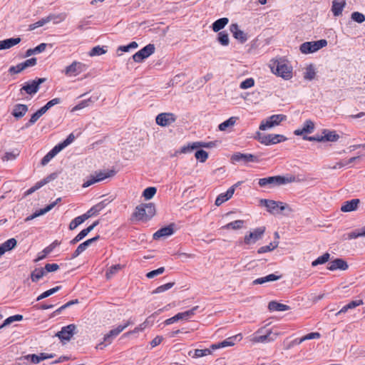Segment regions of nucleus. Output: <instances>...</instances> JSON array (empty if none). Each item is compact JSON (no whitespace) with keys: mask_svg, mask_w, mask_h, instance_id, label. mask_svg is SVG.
Listing matches in <instances>:
<instances>
[{"mask_svg":"<svg viewBox=\"0 0 365 365\" xmlns=\"http://www.w3.org/2000/svg\"><path fill=\"white\" fill-rule=\"evenodd\" d=\"M296 181V177L292 175H287L285 176L276 175L268 178H260L259 180V185L262 187L269 186L273 187L279 186Z\"/></svg>","mask_w":365,"mask_h":365,"instance_id":"nucleus-1","label":"nucleus"},{"mask_svg":"<svg viewBox=\"0 0 365 365\" xmlns=\"http://www.w3.org/2000/svg\"><path fill=\"white\" fill-rule=\"evenodd\" d=\"M155 214V207L153 203H145L138 205L133 216L138 220L148 221Z\"/></svg>","mask_w":365,"mask_h":365,"instance_id":"nucleus-2","label":"nucleus"},{"mask_svg":"<svg viewBox=\"0 0 365 365\" xmlns=\"http://www.w3.org/2000/svg\"><path fill=\"white\" fill-rule=\"evenodd\" d=\"M272 72L285 80L292 77V68L284 60H276L271 66Z\"/></svg>","mask_w":365,"mask_h":365,"instance_id":"nucleus-3","label":"nucleus"},{"mask_svg":"<svg viewBox=\"0 0 365 365\" xmlns=\"http://www.w3.org/2000/svg\"><path fill=\"white\" fill-rule=\"evenodd\" d=\"M266 231L264 226L258 227L247 232L245 235L243 240L240 242V245H252L255 244L257 241L262 239Z\"/></svg>","mask_w":365,"mask_h":365,"instance_id":"nucleus-4","label":"nucleus"},{"mask_svg":"<svg viewBox=\"0 0 365 365\" xmlns=\"http://www.w3.org/2000/svg\"><path fill=\"white\" fill-rule=\"evenodd\" d=\"M115 175L114 170H99L95 173L94 175H91L88 180H86L83 184V187H88L91 185L104 180L108 178H111Z\"/></svg>","mask_w":365,"mask_h":365,"instance_id":"nucleus-5","label":"nucleus"},{"mask_svg":"<svg viewBox=\"0 0 365 365\" xmlns=\"http://www.w3.org/2000/svg\"><path fill=\"white\" fill-rule=\"evenodd\" d=\"M327 45V41L321 39L316 41L304 42L300 46V51L302 53H314Z\"/></svg>","mask_w":365,"mask_h":365,"instance_id":"nucleus-6","label":"nucleus"},{"mask_svg":"<svg viewBox=\"0 0 365 365\" xmlns=\"http://www.w3.org/2000/svg\"><path fill=\"white\" fill-rule=\"evenodd\" d=\"M258 140L265 145H270L277 144L278 143L284 142L287 140V138L283 135L279 134H267L264 135L258 133Z\"/></svg>","mask_w":365,"mask_h":365,"instance_id":"nucleus-7","label":"nucleus"},{"mask_svg":"<svg viewBox=\"0 0 365 365\" xmlns=\"http://www.w3.org/2000/svg\"><path fill=\"white\" fill-rule=\"evenodd\" d=\"M87 68L88 66L85 63L75 61L71 65L66 66L63 72L67 76H76L86 71Z\"/></svg>","mask_w":365,"mask_h":365,"instance_id":"nucleus-8","label":"nucleus"},{"mask_svg":"<svg viewBox=\"0 0 365 365\" xmlns=\"http://www.w3.org/2000/svg\"><path fill=\"white\" fill-rule=\"evenodd\" d=\"M287 119V116L282 114L272 115L265 121H262L259 125V129L265 130L279 125V123Z\"/></svg>","mask_w":365,"mask_h":365,"instance_id":"nucleus-9","label":"nucleus"},{"mask_svg":"<svg viewBox=\"0 0 365 365\" xmlns=\"http://www.w3.org/2000/svg\"><path fill=\"white\" fill-rule=\"evenodd\" d=\"M155 52V46L149 43L133 56V59L136 63L142 62Z\"/></svg>","mask_w":365,"mask_h":365,"instance_id":"nucleus-10","label":"nucleus"},{"mask_svg":"<svg viewBox=\"0 0 365 365\" xmlns=\"http://www.w3.org/2000/svg\"><path fill=\"white\" fill-rule=\"evenodd\" d=\"M262 329H259L255 334L252 337L251 341L253 343H267L270 341H274L277 336L279 335L277 333H272V331H268L265 334L258 335L259 333H261Z\"/></svg>","mask_w":365,"mask_h":365,"instance_id":"nucleus-11","label":"nucleus"},{"mask_svg":"<svg viewBox=\"0 0 365 365\" xmlns=\"http://www.w3.org/2000/svg\"><path fill=\"white\" fill-rule=\"evenodd\" d=\"M76 327L75 324H69L61 328V330L56 334V336L62 341H68L75 334Z\"/></svg>","mask_w":365,"mask_h":365,"instance_id":"nucleus-12","label":"nucleus"},{"mask_svg":"<svg viewBox=\"0 0 365 365\" xmlns=\"http://www.w3.org/2000/svg\"><path fill=\"white\" fill-rule=\"evenodd\" d=\"M46 78H41L35 79L32 81H29L25 83V85L21 88V90L26 91V93L29 95L35 94L38 92L39 89V86L45 82Z\"/></svg>","mask_w":365,"mask_h":365,"instance_id":"nucleus-13","label":"nucleus"},{"mask_svg":"<svg viewBox=\"0 0 365 365\" xmlns=\"http://www.w3.org/2000/svg\"><path fill=\"white\" fill-rule=\"evenodd\" d=\"M176 120L175 115L172 113H162L157 115L156 123L160 126L166 127L174 123Z\"/></svg>","mask_w":365,"mask_h":365,"instance_id":"nucleus-14","label":"nucleus"},{"mask_svg":"<svg viewBox=\"0 0 365 365\" xmlns=\"http://www.w3.org/2000/svg\"><path fill=\"white\" fill-rule=\"evenodd\" d=\"M260 203L265 206L267 211L270 213H274L277 208H279L282 211L286 209V205L283 202L279 201L262 199L260 200Z\"/></svg>","mask_w":365,"mask_h":365,"instance_id":"nucleus-15","label":"nucleus"},{"mask_svg":"<svg viewBox=\"0 0 365 365\" xmlns=\"http://www.w3.org/2000/svg\"><path fill=\"white\" fill-rule=\"evenodd\" d=\"M57 178V174L56 173H51L49 175H48L46 178H43L41 181L36 183L35 185L29 188L26 192V195H31V193L34 192L46 184L48 183L51 180H55Z\"/></svg>","mask_w":365,"mask_h":365,"instance_id":"nucleus-16","label":"nucleus"},{"mask_svg":"<svg viewBox=\"0 0 365 365\" xmlns=\"http://www.w3.org/2000/svg\"><path fill=\"white\" fill-rule=\"evenodd\" d=\"M57 178V174L56 173H51L49 175H48L46 178H43L41 181L36 183L35 185L29 188L26 192V195H31V193L34 192L46 184L48 183L51 180H55Z\"/></svg>","mask_w":365,"mask_h":365,"instance_id":"nucleus-17","label":"nucleus"},{"mask_svg":"<svg viewBox=\"0 0 365 365\" xmlns=\"http://www.w3.org/2000/svg\"><path fill=\"white\" fill-rule=\"evenodd\" d=\"M230 30L233 35V37L238 40L240 43H243L247 40V35L242 30L240 29L237 24H232L230 26Z\"/></svg>","mask_w":365,"mask_h":365,"instance_id":"nucleus-18","label":"nucleus"},{"mask_svg":"<svg viewBox=\"0 0 365 365\" xmlns=\"http://www.w3.org/2000/svg\"><path fill=\"white\" fill-rule=\"evenodd\" d=\"M61 197L57 198L54 202H53L52 203L48 205L43 209H41L39 210H37L34 214L28 216L25 219V221L31 220H33V219H34V218H36V217H38L40 215L46 214V212H48L50 210H51L56 206V205H57L58 202H61Z\"/></svg>","mask_w":365,"mask_h":365,"instance_id":"nucleus-19","label":"nucleus"},{"mask_svg":"<svg viewBox=\"0 0 365 365\" xmlns=\"http://www.w3.org/2000/svg\"><path fill=\"white\" fill-rule=\"evenodd\" d=\"M174 233V224H170L166 227H162L153 234L154 240H159L161 237H165L172 235Z\"/></svg>","mask_w":365,"mask_h":365,"instance_id":"nucleus-20","label":"nucleus"},{"mask_svg":"<svg viewBox=\"0 0 365 365\" xmlns=\"http://www.w3.org/2000/svg\"><path fill=\"white\" fill-rule=\"evenodd\" d=\"M128 327V324H124L123 325H119L115 329L110 330L107 334L105 335L103 338L104 341L108 344H110L113 339Z\"/></svg>","mask_w":365,"mask_h":365,"instance_id":"nucleus-21","label":"nucleus"},{"mask_svg":"<svg viewBox=\"0 0 365 365\" xmlns=\"http://www.w3.org/2000/svg\"><path fill=\"white\" fill-rule=\"evenodd\" d=\"M232 159L235 161H240L242 160L245 163L248 162H255L258 163L259 159L257 156L252 154H244L240 153H237L234 154L232 157Z\"/></svg>","mask_w":365,"mask_h":365,"instance_id":"nucleus-22","label":"nucleus"},{"mask_svg":"<svg viewBox=\"0 0 365 365\" xmlns=\"http://www.w3.org/2000/svg\"><path fill=\"white\" fill-rule=\"evenodd\" d=\"M53 356H54V355L51 354H46V353H41L39 355L28 354L26 356H24L22 358V359L30 361L33 364H38L43 360L51 359Z\"/></svg>","mask_w":365,"mask_h":365,"instance_id":"nucleus-23","label":"nucleus"},{"mask_svg":"<svg viewBox=\"0 0 365 365\" xmlns=\"http://www.w3.org/2000/svg\"><path fill=\"white\" fill-rule=\"evenodd\" d=\"M359 204V199H352L351 200H347L342 204L340 210L343 212L355 211L358 209Z\"/></svg>","mask_w":365,"mask_h":365,"instance_id":"nucleus-24","label":"nucleus"},{"mask_svg":"<svg viewBox=\"0 0 365 365\" xmlns=\"http://www.w3.org/2000/svg\"><path fill=\"white\" fill-rule=\"evenodd\" d=\"M235 185H233V186L230 187L227 190L226 192L220 194L215 200V205L220 206L225 202L230 200L232 197V195L235 192Z\"/></svg>","mask_w":365,"mask_h":365,"instance_id":"nucleus-25","label":"nucleus"},{"mask_svg":"<svg viewBox=\"0 0 365 365\" xmlns=\"http://www.w3.org/2000/svg\"><path fill=\"white\" fill-rule=\"evenodd\" d=\"M346 6L345 0H334L331 5V11L334 16H339L342 14V11Z\"/></svg>","mask_w":365,"mask_h":365,"instance_id":"nucleus-26","label":"nucleus"},{"mask_svg":"<svg viewBox=\"0 0 365 365\" xmlns=\"http://www.w3.org/2000/svg\"><path fill=\"white\" fill-rule=\"evenodd\" d=\"M348 269L347 263L342 259H336L329 264L328 269L334 271L336 269L346 270Z\"/></svg>","mask_w":365,"mask_h":365,"instance_id":"nucleus-27","label":"nucleus"},{"mask_svg":"<svg viewBox=\"0 0 365 365\" xmlns=\"http://www.w3.org/2000/svg\"><path fill=\"white\" fill-rule=\"evenodd\" d=\"M314 130V124L311 120H307L302 128L297 129L294 131V135H302L304 133H311Z\"/></svg>","mask_w":365,"mask_h":365,"instance_id":"nucleus-28","label":"nucleus"},{"mask_svg":"<svg viewBox=\"0 0 365 365\" xmlns=\"http://www.w3.org/2000/svg\"><path fill=\"white\" fill-rule=\"evenodd\" d=\"M281 277H282V275H277L275 274H268V275H267L265 277H259V278H257V279H255L252 282V284H254V285L262 284L266 283V282L277 281V280L281 279Z\"/></svg>","mask_w":365,"mask_h":365,"instance_id":"nucleus-29","label":"nucleus"},{"mask_svg":"<svg viewBox=\"0 0 365 365\" xmlns=\"http://www.w3.org/2000/svg\"><path fill=\"white\" fill-rule=\"evenodd\" d=\"M105 207L103 202H101L96 205L93 206L89 210L83 214L84 219L86 220L93 216L98 215Z\"/></svg>","mask_w":365,"mask_h":365,"instance_id":"nucleus-30","label":"nucleus"},{"mask_svg":"<svg viewBox=\"0 0 365 365\" xmlns=\"http://www.w3.org/2000/svg\"><path fill=\"white\" fill-rule=\"evenodd\" d=\"M237 336H238V335H235V336L229 337L221 342L214 344L211 346V348L215 350L217 349L225 348L227 346H232L235 345V341Z\"/></svg>","mask_w":365,"mask_h":365,"instance_id":"nucleus-31","label":"nucleus"},{"mask_svg":"<svg viewBox=\"0 0 365 365\" xmlns=\"http://www.w3.org/2000/svg\"><path fill=\"white\" fill-rule=\"evenodd\" d=\"M28 111V106L24 104H16L14 106L12 115L17 119L21 118L25 115Z\"/></svg>","mask_w":365,"mask_h":365,"instance_id":"nucleus-32","label":"nucleus"},{"mask_svg":"<svg viewBox=\"0 0 365 365\" xmlns=\"http://www.w3.org/2000/svg\"><path fill=\"white\" fill-rule=\"evenodd\" d=\"M21 42L20 38H11L0 41V50L9 49Z\"/></svg>","mask_w":365,"mask_h":365,"instance_id":"nucleus-33","label":"nucleus"},{"mask_svg":"<svg viewBox=\"0 0 365 365\" xmlns=\"http://www.w3.org/2000/svg\"><path fill=\"white\" fill-rule=\"evenodd\" d=\"M268 309L272 312H274V311L283 312V311L289 310V307L286 304H281V303H279L275 301H272L268 304Z\"/></svg>","mask_w":365,"mask_h":365,"instance_id":"nucleus-34","label":"nucleus"},{"mask_svg":"<svg viewBox=\"0 0 365 365\" xmlns=\"http://www.w3.org/2000/svg\"><path fill=\"white\" fill-rule=\"evenodd\" d=\"M60 245V242L57 240H55L53 242H52L49 246L46 247L43 251L42 255H38V257L35 259V262H38L40 260H42L44 259L47 255L51 253L53 250L58 245Z\"/></svg>","mask_w":365,"mask_h":365,"instance_id":"nucleus-35","label":"nucleus"},{"mask_svg":"<svg viewBox=\"0 0 365 365\" xmlns=\"http://www.w3.org/2000/svg\"><path fill=\"white\" fill-rule=\"evenodd\" d=\"M198 306H195L190 310L178 313L176 314V318H178V320L188 319L195 314V312L198 309Z\"/></svg>","mask_w":365,"mask_h":365,"instance_id":"nucleus-36","label":"nucleus"},{"mask_svg":"<svg viewBox=\"0 0 365 365\" xmlns=\"http://www.w3.org/2000/svg\"><path fill=\"white\" fill-rule=\"evenodd\" d=\"M229 22L227 18H221L215 21L212 25V29L215 32H218L222 29Z\"/></svg>","mask_w":365,"mask_h":365,"instance_id":"nucleus-37","label":"nucleus"},{"mask_svg":"<svg viewBox=\"0 0 365 365\" xmlns=\"http://www.w3.org/2000/svg\"><path fill=\"white\" fill-rule=\"evenodd\" d=\"M323 134V141L335 142L339 138V135L335 131L324 130Z\"/></svg>","mask_w":365,"mask_h":365,"instance_id":"nucleus-38","label":"nucleus"},{"mask_svg":"<svg viewBox=\"0 0 365 365\" xmlns=\"http://www.w3.org/2000/svg\"><path fill=\"white\" fill-rule=\"evenodd\" d=\"M237 119L238 118L235 116L230 117L219 125V130L220 131H225L228 128L234 126Z\"/></svg>","mask_w":365,"mask_h":365,"instance_id":"nucleus-39","label":"nucleus"},{"mask_svg":"<svg viewBox=\"0 0 365 365\" xmlns=\"http://www.w3.org/2000/svg\"><path fill=\"white\" fill-rule=\"evenodd\" d=\"M66 13H61L58 14H51L48 16H46V19H48V23L53 21L55 24L63 21L66 19Z\"/></svg>","mask_w":365,"mask_h":365,"instance_id":"nucleus-40","label":"nucleus"},{"mask_svg":"<svg viewBox=\"0 0 365 365\" xmlns=\"http://www.w3.org/2000/svg\"><path fill=\"white\" fill-rule=\"evenodd\" d=\"M244 224H245L244 220H237L231 222L230 223H227V225H224L222 227V228L225 229V230H230V229L235 230H240L244 226Z\"/></svg>","mask_w":365,"mask_h":365,"instance_id":"nucleus-41","label":"nucleus"},{"mask_svg":"<svg viewBox=\"0 0 365 365\" xmlns=\"http://www.w3.org/2000/svg\"><path fill=\"white\" fill-rule=\"evenodd\" d=\"M46 274L45 269L38 268L35 269L31 274V279L32 282H38L40 279H41Z\"/></svg>","mask_w":365,"mask_h":365,"instance_id":"nucleus-42","label":"nucleus"},{"mask_svg":"<svg viewBox=\"0 0 365 365\" xmlns=\"http://www.w3.org/2000/svg\"><path fill=\"white\" fill-rule=\"evenodd\" d=\"M278 245H279V242L274 241L273 242L269 243V245H268L267 246H263V247H259L257 250V253L262 254V253H265L267 252H271V251L274 250L275 248H277L278 247Z\"/></svg>","mask_w":365,"mask_h":365,"instance_id":"nucleus-43","label":"nucleus"},{"mask_svg":"<svg viewBox=\"0 0 365 365\" xmlns=\"http://www.w3.org/2000/svg\"><path fill=\"white\" fill-rule=\"evenodd\" d=\"M346 235L347 237L346 239L347 240L356 239L359 237H365V227L361 230H356L353 232L348 233Z\"/></svg>","mask_w":365,"mask_h":365,"instance_id":"nucleus-44","label":"nucleus"},{"mask_svg":"<svg viewBox=\"0 0 365 365\" xmlns=\"http://www.w3.org/2000/svg\"><path fill=\"white\" fill-rule=\"evenodd\" d=\"M330 255L328 252L324 253L323 255L319 257L314 261L312 262V265L316 267L319 264H322L329 261Z\"/></svg>","mask_w":365,"mask_h":365,"instance_id":"nucleus-45","label":"nucleus"},{"mask_svg":"<svg viewBox=\"0 0 365 365\" xmlns=\"http://www.w3.org/2000/svg\"><path fill=\"white\" fill-rule=\"evenodd\" d=\"M61 286H57V287H53V288H52V289H48V290H47V291H46V292H43L41 294H40V295L37 297L36 300H37V301H40V300H41V299H44V298H46V297H48L51 296V294H53L56 293V292H58V290H60V289H61Z\"/></svg>","mask_w":365,"mask_h":365,"instance_id":"nucleus-46","label":"nucleus"},{"mask_svg":"<svg viewBox=\"0 0 365 365\" xmlns=\"http://www.w3.org/2000/svg\"><path fill=\"white\" fill-rule=\"evenodd\" d=\"M122 266L120 264H115L109 267L106 273V276L107 279H110L113 275H115L120 269H121Z\"/></svg>","mask_w":365,"mask_h":365,"instance_id":"nucleus-47","label":"nucleus"},{"mask_svg":"<svg viewBox=\"0 0 365 365\" xmlns=\"http://www.w3.org/2000/svg\"><path fill=\"white\" fill-rule=\"evenodd\" d=\"M217 40L221 45L227 46L230 42L228 34L225 31L219 32Z\"/></svg>","mask_w":365,"mask_h":365,"instance_id":"nucleus-48","label":"nucleus"},{"mask_svg":"<svg viewBox=\"0 0 365 365\" xmlns=\"http://www.w3.org/2000/svg\"><path fill=\"white\" fill-rule=\"evenodd\" d=\"M86 219H84L83 215H81L78 217H76L75 219H73L69 224V229L71 230H75L78 225L82 224Z\"/></svg>","mask_w":365,"mask_h":365,"instance_id":"nucleus-49","label":"nucleus"},{"mask_svg":"<svg viewBox=\"0 0 365 365\" xmlns=\"http://www.w3.org/2000/svg\"><path fill=\"white\" fill-rule=\"evenodd\" d=\"M23 319V316L20 314L14 315L8 317L4 320V323L0 326V329L10 324L15 321H21Z\"/></svg>","mask_w":365,"mask_h":365,"instance_id":"nucleus-50","label":"nucleus"},{"mask_svg":"<svg viewBox=\"0 0 365 365\" xmlns=\"http://www.w3.org/2000/svg\"><path fill=\"white\" fill-rule=\"evenodd\" d=\"M91 103H93L91 98L83 100V101H81L79 103H78L76 106H75L71 109V112H75L76 110H78L83 109L86 107H88Z\"/></svg>","mask_w":365,"mask_h":365,"instance_id":"nucleus-51","label":"nucleus"},{"mask_svg":"<svg viewBox=\"0 0 365 365\" xmlns=\"http://www.w3.org/2000/svg\"><path fill=\"white\" fill-rule=\"evenodd\" d=\"M315 76H316L315 69L312 65H310L309 66H308L306 68V71L304 73V78L307 80L311 81L314 78Z\"/></svg>","mask_w":365,"mask_h":365,"instance_id":"nucleus-52","label":"nucleus"},{"mask_svg":"<svg viewBox=\"0 0 365 365\" xmlns=\"http://www.w3.org/2000/svg\"><path fill=\"white\" fill-rule=\"evenodd\" d=\"M156 188L155 187H149L144 190L143 192V196L146 200H150L153 197L155 194L156 193Z\"/></svg>","mask_w":365,"mask_h":365,"instance_id":"nucleus-53","label":"nucleus"},{"mask_svg":"<svg viewBox=\"0 0 365 365\" xmlns=\"http://www.w3.org/2000/svg\"><path fill=\"white\" fill-rule=\"evenodd\" d=\"M106 49L104 48V46L101 47L100 46H97L93 47L89 51L90 56H100L106 53Z\"/></svg>","mask_w":365,"mask_h":365,"instance_id":"nucleus-54","label":"nucleus"},{"mask_svg":"<svg viewBox=\"0 0 365 365\" xmlns=\"http://www.w3.org/2000/svg\"><path fill=\"white\" fill-rule=\"evenodd\" d=\"M195 157L200 163H205L208 158V153L204 150H199L195 152Z\"/></svg>","mask_w":365,"mask_h":365,"instance_id":"nucleus-55","label":"nucleus"},{"mask_svg":"<svg viewBox=\"0 0 365 365\" xmlns=\"http://www.w3.org/2000/svg\"><path fill=\"white\" fill-rule=\"evenodd\" d=\"M174 282H168L167 284H165L163 285H160L158 287H157L155 290L153 291V294H158L163 292L165 291H167L172 288L174 286Z\"/></svg>","mask_w":365,"mask_h":365,"instance_id":"nucleus-56","label":"nucleus"},{"mask_svg":"<svg viewBox=\"0 0 365 365\" xmlns=\"http://www.w3.org/2000/svg\"><path fill=\"white\" fill-rule=\"evenodd\" d=\"M351 19L359 24H361L365 21V16L358 11H354L351 14Z\"/></svg>","mask_w":365,"mask_h":365,"instance_id":"nucleus-57","label":"nucleus"},{"mask_svg":"<svg viewBox=\"0 0 365 365\" xmlns=\"http://www.w3.org/2000/svg\"><path fill=\"white\" fill-rule=\"evenodd\" d=\"M138 46V43L135 41H132L129 44L126 46H120L118 47V51H120L123 52H128L130 49L136 48Z\"/></svg>","mask_w":365,"mask_h":365,"instance_id":"nucleus-58","label":"nucleus"},{"mask_svg":"<svg viewBox=\"0 0 365 365\" xmlns=\"http://www.w3.org/2000/svg\"><path fill=\"white\" fill-rule=\"evenodd\" d=\"M1 245L5 248L6 251H9L16 245V240L14 238H11Z\"/></svg>","mask_w":365,"mask_h":365,"instance_id":"nucleus-59","label":"nucleus"},{"mask_svg":"<svg viewBox=\"0 0 365 365\" xmlns=\"http://www.w3.org/2000/svg\"><path fill=\"white\" fill-rule=\"evenodd\" d=\"M254 85H255L254 79L252 78H247L245 81H243L240 83V87L241 89H247V88H250L254 86Z\"/></svg>","mask_w":365,"mask_h":365,"instance_id":"nucleus-60","label":"nucleus"},{"mask_svg":"<svg viewBox=\"0 0 365 365\" xmlns=\"http://www.w3.org/2000/svg\"><path fill=\"white\" fill-rule=\"evenodd\" d=\"M150 318V317H148L143 323L140 324L138 327H135L133 331L125 333L124 334V336H128L130 334H135V333H138L139 331H143L146 327V324L149 322L148 319Z\"/></svg>","mask_w":365,"mask_h":365,"instance_id":"nucleus-61","label":"nucleus"},{"mask_svg":"<svg viewBox=\"0 0 365 365\" xmlns=\"http://www.w3.org/2000/svg\"><path fill=\"white\" fill-rule=\"evenodd\" d=\"M197 148L196 142H194L192 143L188 144L187 145H185L181 148L180 150V153H187L189 152H191L194 149Z\"/></svg>","mask_w":365,"mask_h":365,"instance_id":"nucleus-62","label":"nucleus"},{"mask_svg":"<svg viewBox=\"0 0 365 365\" xmlns=\"http://www.w3.org/2000/svg\"><path fill=\"white\" fill-rule=\"evenodd\" d=\"M37 63V59L36 58H31L29 59L26 60L25 61L21 63V67L24 69L34 66Z\"/></svg>","mask_w":365,"mask_h":365,"instance_id":"nucleus-63","label":"nucleus"},{"mask_svg":"<svg viewBox=\"0 0 365 365\" xmlns=\"http://www.w3.org/2000/svg\"><path fill=\"white\" fill-rule=\"evenodd\" d=\"M165 268L164 267H160L157 269L153 270L151 272H149L146 274V277L149 279L153 278L159 274H161L164 272Z\"/></svg>","mask_w":365,"mask_h":365,"instance_id":"nucleus-64","label":"nucleus"}]
</instances>
